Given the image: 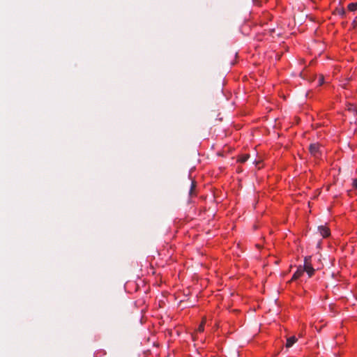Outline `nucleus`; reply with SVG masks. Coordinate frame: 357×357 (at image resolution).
<instances>
[{
    "label": "nucleus",
    "mask_w": 357,
    "mask_h": 357,
    "mask_svg": "<svg viewBox=\"0 0 357 357\" xmlns=\"http://www.w3.org/2000/svg\"><path fill=\"white\" fill-rule=\"evenodd\" d=\"M297 338L295 336H291L287 340L286 347H291L296 342Z\"/></svg>",
    "instance_id": "nucleus-5"
},
{
    "label": "nucleus",
    "mask_w": 357,
    "mask_h": 357,
    "mask_svg": "<svg viewBox=\"0 0 357 357\" xmlns=\"http://www.w3.org/2000/svg\"><path fill=\"white\" fill-rule=\"evenodd\" d=\"M333 13L342 16V17H344L346 14L345 10L343 7L337 8Z\"/></svg>",
    "instance_id": "nucleus-6"
},
{
    "label": "nucleus",
    "mask_w": 357,
    "mask_h": 357,
    "mask_svg": "<svg viewBox=\"0 0 357 357\" xmlns=\"http://www.w3.org/2000/svg\"><path fill=\"white\" fill-rule=\"evenodd\" d=\"M318 230L320 234L324 237L326 238L330 236V229L326 226H319Z\"/></svg>",
    "instance_id": "nucleus-3"
},
{
    "label": "nucleus",
    "mask_w": 357,
    "mask_h": 357,
    "mask_svg": "<svg viewBox=\"0 0 357 357\" xmlns=\"http://www.w3.org/2000/svg\"><path fill=\"white\" fill-rule=\"evenodd\" d=\"M195 188V181H192L191 182V187H190V195H193V190H194V188Z\"/></svg>",
    "instance_id": "nucleus-10"
},
{
    "label": "nucleus",
    "mask_w": 357,
    "mask_h": 357,
    "mask_svg": "<svg viewBox=\"0 0 357 357\" xmlns=\"http://www.w3.org/2000/svg\"><path fill=\"white\" fill-rule=\"evenodd\" d=\"M303 270H304V272L305 271L307 273L309 277H312L314 275L315 269L311 264L310 256L305 257Z\"/></svg>",
    "instance_id": "nucleus-1"
},
{
    "label": "nucleus",
    "mask_w": 357,
    "mask_h": 357,
    "mask_svg": "<svg viewBox=\"0 0 357 357\" xmlns=\"http://www.w3.org/2000/svg\"><path fill=\"white\" fill-rule=\"evenodd\" d=\"M348 9L350 11H355L357 9V3H351L348 5Z\"/></svg>",
    "instance_id": "nucleus-8"
},
{
    "label": "nucleus",
    "mask_w": 357,
    "mask_h": 357,
    "mask_svg": "<svg viewBox=\"0 0 357 357\" xmlns=\"http://www.w3.org/2000/svg\"><path fill=\"white\" fill-rule=\"evenodd\" d=\"M310 154L314 158H319L321 155L320 145L318 143L311 144L309 146Z\"/></svg>",
    "instance_id": "nucleus-2"
},
{
    "label": "nucleus",
    "mask_w": 357,
    "mask_h": 357,
    "mask_svg": "<svg viewBox=\"0 0 357 357\" xmlns=\"http://www.w3.org/2000/svg\"><path fill=\"white\" fill-rule=\"evenodd\" d=\"M353 187L357 189V178L353 180Z\"/></svg>",
    "instance_id": "nucleus-11"
},
{
    "label": "nucleus",
    "mask_w": 357,
    "mask_h": 357,
    "mask_svg": "<svg viewBox=\"0 0 357 357\" xmlns=\"http://www.w3.org/2000/svg\"><path fill=\"white\" fill-rule=\"evenodd\" d=\"M205 321H206V319H204L202 321V323L200 324V325L198 327V329L197 331L200 333L203 332L204 330V324H205Z\"/></svg>",
    "instance_id": "nucleus-9"
},
{
    "label": "nucleus",
    "mask_w": 357,
    "mask_h": 357,
    "mask_svg": "<svg viewBox=\"0 0 357 357\" xmlns=\"http://www.w3.org/2000/svg\"><path fill=\"white\" fill-rule=\"evenodd\" d=\"M304 273V270H303L302 266H299L297 271L294 273L291 281H294L299 278Z\"/></svg>",
    "instance_id": "nucleus-4"
},
{
    "label": "nucleus",
    "mask_w": 357,
    "mask_h": 357,
    "mask_svg": "<svg viewBox=\"0 0 357 357\" xmlns=\"http://www.w3.org/2000/svg\"><path fill=\"white\" fill-rule=\"evenodd\" d=\"M249 157H250V155L248 154L242 155L239 157V158L238 159V161L241 163H243L248 160Z\"/></svg>",
    "instance_id": "nucleus-7"
}]
</instances>
